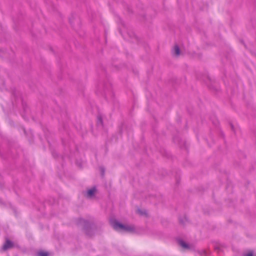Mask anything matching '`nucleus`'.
<instances>
[{
	"mask_svg": "<svg viewBox=\"0 0 256 256\" xmlns=\"http://www.w3.org/2000/svg\"><path fill=\"white\" fill-rule=\"evenodd\" d=\"M38 256H48V253L44 252H40L38 253Z\"/></svg>",
	"mask_w": 256,
	"mask_h": 256,
	"instance_id": "0eeeda50",
	"label": "nucleus"
},
{
	"mask_svg": "<svg viewBox=\"0 0 256 256\" xmlns=\"http://www.w3.org/2000/svg\"><path fill=\"white\" fill-rule=\"evenodd\" d=\"M96 192V188H93L91 189H90L88 190L86 196L87 197L90 198L93 196Z\"/></svg>",
	"mask_w": 256,
	"mask_h": 256,
	"instance_id": "20e7f679",
	"label": "nucleus"
},
{
	"mask_svg": "<svg viewBox=\"0 0 256 256\" xmlns=\"http://www.w3.org/2000/svg\"><path fill=\"white\" fill-rule=\"evenodd\" d=\"M178 244L184 248H188V244H186L184 241L182 240H179L178 241Z\"/></svg>",
	"mask_w": 256,
	"mask_h": 256,
	"instance_id": "423d86ee",
	"label": "nucleus"
},
{
	"mask_svg": "<svg viewBox=\"0 0 256 256\" xmlns=\"http://www.w3.org/2000/svg\"><path fill=\"white\" fill-rule=\"evenodd\" d=\"M174 52L176 56H178L180 54V50L178 46H175L174 48Z\"/></svg>",
	"mask_w": 256,
	"mask_h": 256,
	"instance_id": "39448f33",
	"label": "nucleus"
},
{
	"mask_svg": "<svg viewBox=\"0 0 256 256\" xmlns=\"http://www.w3.org/2000/svg\"><path fill=\"white\" fill-rule=\"evenodd\" d=\"M13 246V244L12 242L9 240H6L5 244H4L2 249L4 250H6L8 248H12Z\"/></svg>",
	"mask_w": 256,
	"mask_h": 256,
	"instance_id": "7ed1b4c3",
	"label": "nucleus"
},
{
	"mask_svg": "<svg viewBox=\"0 0 256 256\" xmlns=\"http://www.w3.org/2000/svg\"><path fill=\"white\" fill-rule=\"evenodd\" d=\"M112 224L114 228L116 230H122L130 232L134 231V230L132 226L122 224L117 221L113 222Z\"/></svg>",
	"mask_w": 256,
	"mask_h": 256,
	"instance_id": "f257e3e1",
	"label": "nucleus"
},
{
	"mask_svg": "<svg viewBox=\"0 0 256 256\" xmlns=\"http://www.w3.org/2000/svg\"><path fill=\"white\" fill-rule=\"evenodd\" d=\"M245 256H252V253H248L245 255Z\"/></svg>",
	"mask_w": 256,
	"mask_h": 256,
	"instance_id": "1a4fd4ad",
	"label": "nucleus"
},
{
	"mask_svg": "<svg viewBox=\"0 0 256 256\" xmlns=\"http://www.w3.org/2000/svg\"><path fill=\"white\" fill-rule=\"evenodd\" d=\"M98 124H102V118L100 116H98Z\"/></svg>",
	"mask_w": 256,
	"mask_h": 256,
	"instance_id": "6e6552de",
	"label": "nucleus"
},
{
	"mask_svg": "<svg viewBox=\"0 0 256 256\" xmlns=\"http://www.w3.org/2000/svg\"><path fill=\"white\" fill-rule=\"evenodd\" d=\"M101 172H102V174L103 175L104 174V170L103 168H101Z\"/></svg>",
	"mask_w": 256,
	"mask_h": 256,
	"instance_id": "9d476101",
	"label": "nucleus"
},
{
	"mask_svg": "<svg viewBox=\"0 0 256 256\" xmlns=\"http://www.w3.org/2000/svg\"><path fill=\"white\" fill-rule=\"evenodd\" d=\"M79 222H80V224H82L84 226V227L86 234L90 236L91 234H89L90 230L88 228H87L89 226L88 222L87 221H86L82 219V218L80 220Z\"/></svg>",
	"mask_w": 256,
	"mask_h": 256,
	"instance_id": "f03ea898",
	"label": "nucleus"
},
{
	"mask_svg": "<svg viewBox=\"0 0 256 256\" xmlns=\"http://www.w3.org/2000/svg\"><path fill=\"white\" fill-rule=\"evenodd\" d=\"M180 222L182 224H184V222L182 220H180Z\"/></svg>",
	"mask_w": 256,
	"mask_h": 256,
	"instance_id": "9b49d317",
	"label": "nucleus"
}]
</instances>
